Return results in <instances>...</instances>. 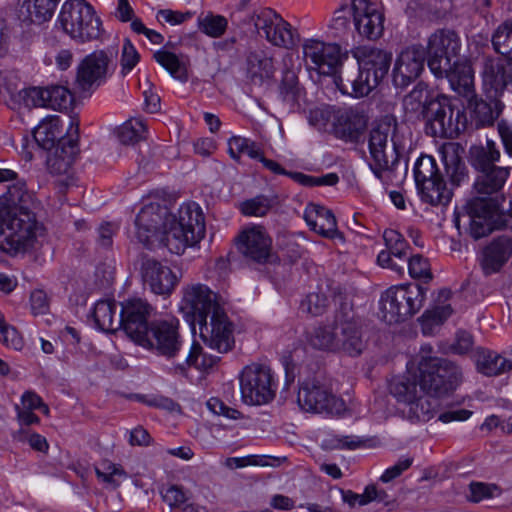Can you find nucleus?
Here are the masks:
<instances>
[{
	"instance_id": "f257e3e1",
	"label": "nucleus",
	"mask_w": 512,
	"mask_h": 512,
	"mask_svg": "<svg viewBox=\"0 0 512 512\" xmlns=\"http://www.w3.org/2000/svg\"><path fill=\"white\" fill-rule=\"evenodd\" d=\"M34 196L23 181L9 185L0 196V248L24 252L32 248L40 230L32 209Z\"/></svg>"
},
{
	"instance_id": "f03ea898",
	"label": "nucleus",
	"mask_w": 512,
	"mask_h": 512,
	"mask_svg": "<svg viewBox=\"0 0 512 512\" xmlns=\"http://www.w3.org/2000/svg\"><path fill=\"white\" fill-rule=\"evenodd\" d=\"M407 138L397 119L385 115L375 122L369 131V167L384 185L402 183L407 173V161L400 168V160L406 150Z\"/></svg>"
},
{
	"instance_id": "7ed1b4c3",
	"label": "nucleus",
	"mask_w": 512,
	"mask_h": 512,
	"mask_svg": "<svg viewBox=\"0 0 512 512\" xmlns=\"http://www.w3.org/2000/svg\"><path fill=\"white\" fill-rule=\"evenodd\" d=\"M204 236V214L196 203H190L180 207L178 216L169 215L156 242L164 245L171 253L180 255Z\"/></svg>"
},
{
	"instance_id": "20e7f679",
	"label": "nucleus",
	"mask_w": 512,
	"mask_h": 512,
	"mask_svg": "<svg viewBox=\"0 0 512 512\" xmlns=\"http://www.w3.org/2000/svg\"><path fill=\"white\" fill-rule=\"evenodd\" d=\"M56 27L79 44L99 40L104 33L102 20L85 0H67L57 17Z\"/></svg>"
},
{
	"instance_id": "39448f33",
	"label": "nucleus",
	"mask_w": 512,
	"mask_h": 512,
	"mask_svg": "<svg viewBox=\"0 0 512 512\" xmlns=\"http://www.w3.org/2000/svg\"><path fill=\"white\" fill-rule=\"evenodd\" d=\"M431 352L430 345L422 346L418 364L419 387L427 395L440 397L457 388L462 382L463 373L447 359L428 356Z\"/></svg>"
},
{
	"instance_id": "423d86ee",
	"label": "nucleus",
	"mask_w": 512,
	"mask_h": 512,
	"mask_svg": "<svg viewBox=\"0 0 512 512\" xmlns=\"http://www.w3.org/2000/svg\"><path fill=\"white\" fill-rule=\"evenodd\" d=\"M423 300L420 286L391 287L380 300L382 319L388 324L404 321L420 310Z\"/></svg>"
},
{
	"instance_id": "0eeeda50",
	"label": "nucleus",
	"mask_w": 512,
	"mask_h": 512,
	"mask_svg": "<svg viewBox=\"0 0 512 512\" xmlns=\"http://www.w3.org/2000/svg\"><path fill=\"white\" fill-rule=\"evenodd\" d=\"M138 345L152 350L168 360L178 357L183 346V339L179 332V320L175 317H168L152 321Z\"/></svg>"
},
{
	"instance_id": "6e6552de",
	"label": "nucleus",
	"mask_w": 512,
	"mask_h": 512,
	"mask_svg": "<svg viewBox=\"0 0 512 512\" xmlns=\"http://www.w3.org/2000/svg\"><path fill=\"white\" fill-rule=\"evenodd\" d=\"M425 121L427 133L433 137L453 139L466 128L465 114L446 96L432 101Z\"/></svg>"
},
{
	"instance_id": "1a4fd4ad",
	"label": "nucleus",
	"mask_w": 512,
	"mask_h": 512,
	"mask_svg": "<svg viewBox=\"0 0 512 512\" xmlns=\"http://www.w3.org/2000/svg\"><path fill=\"white\" fill-rule=\"evenodd\" d=\"M116 69V52L95 50L78 65L76 82L82 91L94 90L104 83Z\"/></svg>"
},
{
	"instance_id": "9d476101",
	"label": "nucleus",
	"mask_w": 512,
	"mask_h": 512,
	"mask_svg": "<svg viewBox=\"0 0 512 512\" xmlns=\"http://www.w3.org/2000/svg\"><path fill=\"white\" fill-rule=\"evenodd\" d=\"M338 351L357 357L365 350L364 325L351 307L342 306L335 314Z\"/></svg>"
},
{
	"instance_id": "9b49d317",
	"label": "nucleus",
	"mask_w": 512,
	"mask_h": 512,
	"mask_svg": "<svg viewBox=\"0 0 512 512\" xmlns=\"http://www.w3.org/2000/svg\"><path fill=\"white\" fill-rule=\"evenodd\" d=\"M461 41L458 34L450 29H438L428 39L427 63L433 74H442L450 63L459 58Z\"/></svg>"
},
{
	"instance_id": "f8f14e48",
	"label": "nucleus",
	"mask_w": 512,
	"mask_h": 512,
	"mask_svg": "<svg viewBox=\"0 0 512 512\" xmlns=\"http://www.w3.org/2000/svg\"><path fill=\"white\" fill-rule=\"evenodd\" d=\"M252 22L257 33L272 45L289 49L296 44V31L272 9L262 8L255 11Z\"/></svg>"
},
{
	"instance_id": "ddd939ff",
	"label": "nucleus",
	"mask_w": 512,
	"mask_h": 512,
	"mask_svg": "<svg viewBox=\"0 0 512 512\" xmlns=\"http://www.w3.org/2000/svg\"><path fill=\"white\" fill-rule=\"evenodd\" d=\"M242 399L249 405H263L275 397V388L269 368L251 365L243 369L240 375Z\"/></svg>"
},
{
	"instance_id": "4468645a",
	"label": "nucleus",
	"mask_w": 512,
	"mask_h": 512,
	"mask_svg": "<svg viewBox=\"0 0 512 512\" xmlns=\"http://www.w3.org/2000/svg\"><path fill=\"white\" fill-rule=\"evenodd\" d=\"M297 401L307 412L340 415L345 411V403L318 381L304 382L298 392Z\"/></svg>"
},
{
	"instance_id": "2eb2a0df",
	"label": "nucleus",
	"mask_w": 512,
	"mask_h": 512,
	"mask_svg": "<svg viewBox=\"0 0 512 512\" xmlns=\"http://www.w3.org/2000/svg\"><path fill=\"white\" fill-rule=\"evenodd\" d=\"M303 55L310 62V67L323 75L336 74L343 61L348 58L347 51H343L340 45L315 39L304 42Z\"/></svg>"
},
{
	"instance_id": "dca6fc26",
	"label": "nucleus",
	"mask_w": 512,
	"mask_h": 512,
	"mask_svg": "<svg viewBox=\"0 0 512 512\" xmlns=\"http://www.w3.org/2000/svg\"><path fill=\"white\" fill-rule=\"evenodd\" d=\"M199 330L203 342L219 353H227L235 346L234 325L223 309H215L209 321L200 322Z\"/></svg>"
},
{
	"instance_id": "f3484780",
	"label": "nucleus",
	"mask_w": 512,
	"mask_h": 512,
	"mask_svg": "<svg viewBox=\"0 0 512 512\" xmlns=\"http://www.w3.org/2000/svg\"><path fill=\"white\" fill-rule=\"evenodd\" d=\"M352 18L360 37L375 41L384 32L385 14L381 3L371 0H352Z\"/></svg>"
},
{
	"instance_id": "a211bd4d",
	"label": "nucleus",
	"mask_w": 512,
	"mask_h": 512,
	"mask_svg": "<svg viewBox=\"0 0 512 512\" xmlns=\"http://www.w3.org/2000/svg\"><path fill=\"white\" fill-rule=\"evenodd\" d=\"M78 138V122L70 118L65 136L59 139L54 150L48 154L46 164L51 174L62 175L69 171L80 151Z\"/></svg>"
},
{
	"instance_id": "6ab92c4d",
	"label": "nucleus",
	"mask_w": 512,
	"mask_h": 512,
	"mask_svg": "<svg viewBox=\"0 0 512 512\" xmlns=\"http://www.w3.org/2000/svg\"><path fill=\"white\" fill-rule=\"evenodd\" d=\"M121 306L119 325L126 335L138 344L150 327L148 317L151 315L153 307L141 298L128 299Z\"/></svg>"
},
{
	"instance_id": "aec40b11",
	"label": "nucleus",
	"mask_w": 512,
	"mask_h": 512,
	"mask_svg": "<svg viewBox=\"0 0 512 512\" xmlns=\"http://www.w3.org/2000/svg\"><path fill=\"white\" fill-rule=\"evenodd\" d=\"M221 309L216 302V294L203 284L188 285L183 289L181 310L192 317V323H200Z\"/></svg>"
},
{
	"instance_id": "412c9836",
	"label": "nucleus",
	"mask_w": 512,
	"mask_h": 512,
	"mask_svg": "<svg viewBox=\"0 0 512 512\" xmlns=\"http://www.w3.org/2000/svg\"><path fill=\"white\" fill-rule=\"evenodd\" d=\"M141 276L145 285L157 295L169 296L178 285L181 274L155 258L144 256L141 260Z\"/></svg>"
},
{
	"instance_id": "4be33fe9",
	"label": "nucleus",
	"mask_w": 512,
	"mask_h": 512,
	"mask_svg": "<svg viewBox=\"0 0 512 512\" xmlns=\"http://www.w3.org/2000/svg\"><path fill=\"white\" fill-rule=\"evenodd\" d=\"M168 209L158 203L144 206L136 216V237L145 246H152L160 237L169 217Z\"/></svg>"
},
{
	"instance_id": "5701e85b",
	"label": "nucleus",
	"mask_w": 512,
	"mask_h": 512,
	"mask_svg": "<svg viewBox=\"0 0 512 512\" xmlns=\"http://www.w3.org/2000/svg\"><path fill=\"white\" fill-rule=\"evenodd\" d=\"M425 49L421 45H412L398 55L393 69L395 86L405 88L414 82L424 69Z\"/></svg>"
},
{
	"instance_id": "b1692460",
	"label": "nucleus",
	"mask_w": 512,
	"mask_h": 512,
	"mask_svg": "<svg viewBox=\"0 0 512 512\" xmlns=\"http://www.w3.org/2000/svg\"><path fill=\"white\" fill-rule=\"evenodd\" d=\"M237 246L240 253L247 259L259 264L272 261V240L261 227L244 230L239 236Z\"/></svg>"
},
{
	"instance_id": "393cba45",
	"label": "nucleus",
	"mask_w": 512,
	"mask_h": 512,
	"mask_svg": "<svg viewBox=\"0 0 512 512\" xmlns=\"http://www.w3.org/2000/svg\"><path fill=\"white\" fill-rule=\"evenodd\" d=\"M481 77L486 93L500 95L509 84L512 85V57H485Z\"/></svg>"
},
{
	"instance_id": "a878e982",
	"label": "nucleus",
	"mask_w": 512,
	"mask_h": 512,
	"mask_svg": "<svg viewBox=\"0 0 512 512\" xmlns=\"http://www.w3.org/2000/svg\"><path fill=\"white\" fill-rule=\"evenodd\" d=\"M378 81L368 70L357 63L352 69H344L335 76V84L343 94L355 98L367 96L378 86Z\"/></svg>"
},
{
	"instance_id": "bb28decb",
	"label": "nucleus",
	"mask_w": 512,
	"mask_h": 512,
	"mask_svg": "<svg viewBox=\"0 0 512 512\" xmlns=\"http://www.w3.org/2000/svg\"><path fill=\"white\" fill-rule=\"evenodd\" d=\"M25 97L27 104L58 111L70 109L74 101L72 93L66 87L59 85L29 88L25 90Z\"/></svg>"
},
{
	"instance_id": "cd10ccee",
	"label": "nucleus",
	"mask_w": 512,
	"mask_h": 512,
	"mask_svg": "<svg viewBox=\"0 0 512 512\" xmlns=\"http://www.w3.org/2000/svg\"><path fill=\"white\" fill-rule=\"evenodd\" d=\"M386 250L378 254L377 262L384 268H390L402 274L408 258V243L394 229H386L383 233Z\"/></svg>"
},
{
	"instance_id": "c85d7f7f",
	"label": "nucleus",
	"mask_w": 512,
	"mask_h": 512,
	"mask_svg": "<svg viewBox=\"0 0 512 512\" xmlns=\"http://www.w3.org/2000/svg\"><path fill=\"white\" fill-rule=\"evenodd\" d=\"M512 255V240L508 236H500L486 245L479 259L480 267L485 276L499 273Z\"/></svg>"
},
{
	"instance_id": "c756f323",
	"label": "nucleus",
	"mask_w": 512,
	"mask_h": 512,
	"mask_svg": "<svg viewBox=\"0 0 512 512\" xmlns=\"http://www.w3.org/2000/svg\"><path fill=\"white\" fill-rule=\"evenodd\" d=\"M367 122L368 119L363 112L349 108L337 116L334 131L338 138L357 143L367 128Z\"/></svg>"
},
{
	"instance_id": "7c9ffc66",
	"label": "nucleus",
	"mask_w": 512,
	"mask_h": 512,
	"mask_svg": "<svg viewBox=\"0 0 512 512\" xmlns=\"http://www.w3.org/2000/svg\"><path fill=\"white\" fill-rule=\"evenodd\" d=\"M500 95L486 93L485 99L474 98L470 100L471 119L476 128L491 127L501 115L504 104Z\"/></svg>"
},
{
	"instance_id": "2f4dec72",
	"label": "nucleus",
	"mask_w": 512,
	"mask_h": 512,
	"mask_svg": "<svg viewBox=\"0 0 512 512\" xmlns=\"http://www.w3.org/2000/svg\"><path fill=\"white\" fill-rule=\"evenodd\" d=\"M304 219L310 229L322 237L329 239L342 238V235L337 230V222L331 210L310 203L304 211Z\"/></svg>"
},
{
	"instance_id": "473e14b6",
	"label": "nucleus",
	"mask_w": 512,
	"mask_h": 512,
	"mask_svg": "<svg viewBox=\"0 0 512 512\" xmlns=\"http://www.w3.org/2000/svg\"><path fill=\"white\" fill-rule=\"evenodd\" d=\"M357 63L368 70L378 81H381L388 73L392 54L386 50L375 47H360L355 52Z\"/></svg>"
},
{
	"instance_id": "72a5a7b5",
	"label": "nucleus",
	"mask_w": 512,
	"mask_h": 512,
	"mask_svg": "<svg viewBox=\"0 0 512 512\" xmlns=\"http://www.w3.org/2000/svg\"><path fill=\"white\" fill-rule=\"evenodd\" d=\"M275 70L273 59L264 51H252L248 54L246 77L250 85L262 87L271 82Z\"/></svg>"
},
{
	"instance_id": "f704fd0d",
	"label": "nucleus",
	"mask_w": 512,
	"mask_h": 512,
	"mask_svg": "<svg viewBox=\"0 0 512 512\" xmlns=\"http://www.w3.org/2000/svg\"><path fill=\"white\" fill-rule=\"evenodd\" d=\"M432 101V97L426 85L418 83L404 98L403 109L410 119L425 120Z\"/></svg>"
},
{
	"instance_id": "c9c22d12",
	"label": "nucleus",
	"mask_w": 512,
	"mask_h": 512,
	"mask_svg": "<svg viewBox=\"0 0 512 512\" xmlns=\"http://www.w3.org/2000/svg\"><path fill=\"white\" fill-rule=\"evenodd\" d=\"M438 78H447L453 90L460 95L468 96L474 91V77L472 67L466 62L456 61L450 63V68L442 74H434Z\"/></svg>"
},
{
	"instance_id": "e433bc0d",
	"label": "nucleus",
	"mask_w": 512,
	"mask_h": 512,
	"mask_svg": "<svg viewBox=\"0 0 512 512\" xmlns=\"http://www.w3.org/2000/svg\"><path fill=\"white\" fill-rule=\"evenodd\" d=\"M477 370L485 376H498L512 370V358H506L494 351L478 349L475 354Z\"/></svg>"
},
{
	"instance_id": "4c0bfd02",
	"label": "nucleus",
	"mask_w": 512,
	"mask_h": 512,
	"mask_svg": "<svg viewBox=\"0 0 512 512\" xmlns=\"http://www.w3.org/2000/svg\"><path fill=\"white\" fill-rule=\"evenodd\" d=\"M63 135V123L58 116L44 119L34 130L36 143L45 150H51Z\"/></svg>"
},
{
	"instance_id": "58836bf2",
	"label": "nucleus",
	"mask_w": 512,
	"mask_h": 512,
	"mask_svg": "<svg viewBox=\"0 0 512 512\" xmlns=\"http://www.w3.org/2000/svg\"><path fill=\"white\" fill-rule=\"evenodd\" d=\"M59 0H23L20 6V17L23 21L31 23H44L48 21Z\"/></svg>"
},
{
	"instance_id": "ea45409f",
	"label": "nucleus",
	"mask_w": 512,
	"mask_h": 512,
	"mask_svg": "<svg viewBox=\"0 0 512 512\" xmlns=\"http://www.w3.org/2000/svg\"><path fill=\"white\" fill-rule=\"evenodd\" d=\"M421 199L431 205H446L452 197V192L447 188L442 175L417 185Z\"/></svg>"
},
{
	"instance_id": "a19ab883",
	"label": "nucleus",
	"mask_w": 512,
	"mask_h": 512,
	"mask_svg": "<svg viewBox=\"0 0 512 512\" xmlns=\"http://www.w3.org/2000/svg\"><path fill=\"white\" fill-rule=\"evenodd\" d=\"M219 358L215 356H208L202 353V348L198 343H193L188 356L181 363L173 365L169 370L174 375L185 376L190 366H195L198 369H209L217 364Z\"/></svg>"
},
{
	"instance_id": "79ce46f5",
	"label": "nucleus",
	"mask_w": 512,
	"mask_h": 512,
	"mask_svg": "<svg viewBox=\"0 0 512 512\" xmlns=\"http://www.w3.org/2000/svg\"><path fill=\"white\" fill-rule=\"evenodd\" d=\"M481 175L477 178L474 187L479 194L489 195L500 190L508 175V167L495 166L493 168L481 171Z\"/></svg>"
},
{
	"instance_id": "37998d69",
	"label": "nucleus",
	"mask_w": 512,
	"mask_h": 512,
	"mask_svg": "<svg viewBox=\"0 0 512 512\" xmlns=\"http://www.w3.org/2000/svg\"><path fill=\"white\" fill-rule=\"evenodd\" d=\"M417 386H419L418 374L414 376L413 381L409 378L393 380L390 384V392L398 401L423 407L424 400L418 396Z\"/></svg>"
},
{
	"instance_id": "c03bdc74",
	"label": "nucleus",
	"mask_w": 512,
	"mask_h": 512,
	"mask_svg": "<svg viewBox=\"0 0 512 512\" xmlns=\"http://www.w3.org/2000/svg\"><path fill=\"white\" fill-rule=\"evenodd\" d=\"M472 165L478 171H484L495 167L494 164L500 159V151L492 140H487L485 146H473L470 149Z\"/></svg>"
},
{
	"instance_id": "a18cd8bd",
	"label": "nucleus",
	"mask_w": 512,
	"mask_h": 512,
	"mask_svg": "<svg viewBox=\"0 0 512 512\" xmlns=\"http://www.w3.org/2000/svg\"><path fill=\"white\" fill-rule=\"evenodd\" d=\"M93 318L97 327L105 332L117 330L119 319L116 318V304L112 301L101 300L95 304Z\"/></svg>"
},
{
	"instance_id": "49530a36",
	"label": "nucleus",
	"mask_w": 512,
	"mask_h": 512,
	"mask_svg": "<svg viewBox=\"0 0 512 512\" xmlns=\"http://www.w3.org/2000/svg\"><path fill=\"white\" fill-rule=\"evenodd\" d=\"M119 141L124 145H135L147 137V124L139 118H131L116 130Z\"/></svg>"
},
{
	"instance_id": "de8ad7c7",
	"label": "nucleus",
	"mask_w": 512,
	"mask_h": 512,
	"mask_svg": "<svg viewBox=\"0 0 512 512\" xmlns=\"http://www.w3.org/2000/svg\"><path fill=\"white\" fill-rule=\"evenodd\" d=\"M452 297V292L449 289H442L438 293L435 306L427 310L423 316V325L426 324H442L447 320L453 313V309L450 304L446 302Z\"/></svg>"
},
{
	"instance_id": "09e8293b",
	"label": "nucleus",
	"mask_w": 512,
	"mask_h": 512,
	"mask_svg": "<svg viewBox=\"0 0 512 512\" xmlns=\"http://www.w3.org/2000/svg\"><path fill=\"white\" fill-rule=\"evenodd\" d=\"M308 343L311 347L323 351H338L337 331L335 323L333 327L319 326L308 335Z\"/></svg>"
},
{
	"instance_id": "8fccbe9b",
	"label": "nucleus",
	"mask_w": 512,
	"mask_h": 512,
	"mask_svg": "<svg viewBox=\"0 0 512 512\" xmlns=\"http://www.w3.org/2000/svg\"><path fill=\"white\" fill-rule=\"evenodd\" d=\"M442 158L451 182L455 185H459L466 177V167L457 155L453 145L443 149Z\"/></svg>"
},
{
	"instance_id": "3c124183",
	"label": "nucleus",
	"mask_w": 512,
	"mask_h": 512,
	"mask_svg": "<svg viewBox=\"0 0 512 512\" xmlns=\"http://www.w3.org/2000/svg\"><path fill=\"white\" fill-rule=\"evenodd\" d=\"M441 175L436 161L432 156L422 155L418 158L414 166V178L416 185L429 181L436 176Z\"/></svg>"
},
{
	"instance_id": "603ef678",
	"label": "nucleus",
	"mask_w": 512,
	"mask_h": 512,
	"mask_svg": "<svg viewBox=\"0 0 512 512\" xmlns=\"http://www.w3.org/2000/svg\"><path fill=\"white\" fill-rule=\"evenodd\" d=\"M199 28L206 35L217 38L222 36L227 28L228 22L224 16L208 13L198 18Z\"/></svg>"
},
{
	"instance_id": "864d4df0",
	"label": "nucleus",
	"mask_w": 512,
	"mask_h": 512,
	"mask_svg": "<svg viewBox=\"0 0 512 512\" xmlns=\"http://www.w3.org/2000/svg\"><path fill=\"white\" fill-rule=\"evenodd\" d=\"M153 58L157 63L164 67L174 78H185V68L179 58L167 50L156 51Z\"/></svg>"
},
{
	"instance_id": "5fc2aeb1",
	"label": "nucleus",
	"mask_w": 512,
	"mask_h": 512,
	"mask_svg": "<svg viewBox=\"0 0 512 512\" xmlns=\"http://www.w3.org/2000/svg\"><path fill=\"white\" fill-rule=\"evenodd\" d=\"M328 305L329 300L324 293L312 292L301 301L300 310L312 316H319L326 312Z\"/></svg>"
},
{
	"instance_id": "6e6d98bb",
	"label": "nucleus",
	"mask_w": 512,
	"mask_h": 512,
	"mask_svg": "<svg viewBox=\"0 0 512 512\" xmlns=\"http://www.w3.org/2000/svg\"><path fill=\"white\" fill-rule=\"evenodd\" d=\"M279 90L283 100L288 102H295L297 100L300 88L298 77L293 70L286 69L283 72Z\"/></svg>"
},
{
	"instance_id": "4d7b16f0",
	"label": "nucleus",
	"mask_w": 512,
	"mask_h": 512,
	"mask_svg": "<svg viewBox=\"0 0 512 512\" xmlns=\"http://www.w3.org/2000/svg\"><path fill=\"white\" fill-rule=\"evenodd\" d=\"M163 501L175 512H178L191 498L179 485H170L162 490Z\"/></svg>"
},
{
	"instance_id": "13d9d810",
	"label": "nucleus",
	"mask_w": 512,
	"mask_h": 512,
	"mask_svg": "<svg viewBox=\"0 0 512 512\" xmlns=\"http://www.w3.org/2000/svg\"><path fill=\"white\" fill-rule=\"evenodd\" d=\"M469 491L470 495L468 496V499L474 503L497 497L502 492L500 487L496 484H488L483 482L470 483Z\"/></svg>"
},
{
	"instance_id": "bf43d9fd",
	"label": "nucleus",
	"mask_w": 512,
	"mask_h": 512,
	"mask_svg": "<svg viewBox=\"0 0 512 512\" xmlns=\"http://www.w3.org/2000/svg\"><path fill=\"white\" fill-rule=\"evenodd\" d=\"M272 200L264 195L256 196L250 200H246L241 204V211L247 216L261 217L268 213L272 208Z\"/></svg>"
},
{
	"instance_id": "052dcab7",
	"label": "nucleus",
	"mask_w": 512,
	"mask_h": 512,
	"mask_svg": "<svg viewBox=\"0 0 512 512\" xmlns=\"http://www.w3.org/2000/svg\"><path fill=\"white\" fill-rule=\"evenodd\" d=\"M96 475L98 479L112 488L118 487L121 480L126 476L125 472L120 467L110 462H104L101 467H97Z\"/></svg>"
},
{
	"instance_id": "680f3d73",
	"label": "nucleus",
	"mask_w": 512,
	"mask_h": 512,
	"mask_svg": "<svg viewBox=\"0 0 512 512\" xmlns=\"http://www.w3.org/2000/svg\"><path fill=\"white\" fill-rule=\"evenodd\" d=\"M350 16H352V3L350 6L342 5L335 10L329 25L335 36H340L349 29Z\"/></svg>"
},
{
	"instance_id": "e2e57ef3",
	"label": "nucleus",
	"mask_w": 512,
	"mask_h": 512,
	"mask_svg": "<svg viewBox=\"0 0 512 512\" xmlns=\"http://www.w3.org/2000/svg\"><path fill=\"white\" fill-rule=\"evenodd\" d=\"M406 264L408 265L409 274L415 279H424L429 281L432 279L430 264L426 258L417 254L407 258Z\"/></svg>"
},
{
	"instance_id": "0e129e2a",
	"label": "nucleus",
	"mask_w": 512,
	"mask_h": 512,
	"mask_svg": "<svg viewBox=\"0 0 512 512\" xmlns=\"http://www.w3.org/2000/svg\"><path fill=\"white\" fill-rule=\"evenodd\" d=\"M140 55L129 39H125L121 54V73L127 75L137 65Z\"/></svg>"
},
{
	"instance_id": "69168bd1",
	"label": "nucleus",
	"mask_w": 512,
	"mask_h": 512,
	"mask_svg": "<svg viewBox=\"0 0 512 512\" xmlns=\"http://www.w3.org/2000/svg\"><path fill=\"white\" fill-rule=\"evenodd\" d=\"M14 439L28 444L36 451L47 452L49 444L45 437L38 433H29L27 429L21 428L14 434Z\"/></svg>"
},
{
	"instance_id": "338daca9",
	"label": "nucleus",
	"mask_w": 512,
	"mask_h": 512,
	"mask_svg": "<svg viewBox=\"0 0 512 512\" xmlns=\"http://www.w3.org/2000/svg\"><path fill=\"white\" fill-rule=\"evenodd\" d=\"M470 234L474 239H480L491 233L492 228L489 221L481 215L470 214Z\"/></svg>"
},
{
	"instance_id": "774afa93",
	"label": "nucleus",
	"mask_w": 512,
	"mask_h": 512,
	"mask_svg": "<svg viewBox=\"0 0 512 512\" xmlns=\"http://www.w3.org/2000/svg\"><path fill=\"white\" fill-rule=\"evenodd\" d=\"M413 463V458L411 457H404L399 459V461L387 468L384 473L380 477V481L383 483H388L395 478L399 477L404 471L408 470Z\"/></svg>"
}]
</instances>
